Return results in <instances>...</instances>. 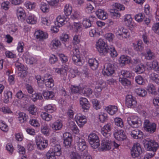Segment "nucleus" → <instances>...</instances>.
I'll use <instances>...</instances> for the list:
<instances>
[{"label":"nucleus","instance_id":"37","mask_svg":"<svg viewBox=\"0 0 159 159\" xmlns=\"http://www.w3.org/2000/svg\"><path fill=\"white\" fill-rule=\"evenodd\" d=\"M41 116L43 120L47 121H50L52 118L51 115L45 112H42L41 114Z\"/></svg>","mask_w":159,"mask_h":159},{"label":"nucleus","instance_id":"42","mask_svg":"<svg viewBox=\"0 0 159 159\" xmlns=\"http://www.w3.org/2000/svg\"><path fill=\"white\" fill-rule=\"evenodd\" d=\"M28 111L32 115H36L37 113V108L34 105H31L28 108Z\"/></svg>","mask_w":159,"mask_h":159},{"label":"nucleus","instance_id":"38","mask_svg":"<svg viewBox=\"0 0 159 159\" xmlns=\"http://www.w3.org/2000/svg\"><path fill=\"white\" fill-rule=\"evenodd\" d=\"M61 45L60 41L57 39H53L51 42V45L55 49L60 47Z\"/></svg>","mask_w":159,"mask_h":159},{"label":"nucleus","instance_id":"48","mask_svg":"<svg viewBox=\"0 0 159 159\" xmlns=\"http://www.w3.org/2000/svg\"><path fill=\"white\" fill-rule=\"evenodd\" d=\"M119 80L124 86H129L131 84L130 81L126 78H120Z\"/></svg>","mask_w":159,"mask_h":159},{"label":"nucleus","instance_id":"1","mask_svg":"<svg viewBox=\"0 0 159 159\" xmlns=\"http://www.w3.org/2000/svg\"><path fill=\"white\" fill-rule=\"evenodd\" d=\"M61 153L60 144H57L51 148L47 152L46 156L48 159H56V156H60Z\"/></svg>","mask_w":159,"mask_h":159},{"label":"nucleus","instance_id":"60","mask_svg":"<svg viewBox=\"0 0 159 159\" xmlns=\"http://www.w3.org/2000/svg\"><path fill=\"white\" fill-rule=\"evenodd\" d=\"M89 34L91 37H98L99 36V33L97 32L96 29L94 28L90 30Z\"/></svg>","mask_w":159,"mask_h":159},{"label":"nucleus","instance_id":"59","mask_svg":"<svg viewBox=\"0 0 159 159\" xmlns=\"http://www.w3.org/2000/svg\"><path fill=\"white\" fill-rule=\"evenodd\" d=\"M81 155L84 159H92L91 156L87 150L81 152Z\"/></svg>","mask_w":159,"mask_h":159},{"label":"nucleus","instance_id":"64","mask_svg":"<svg viewBox=\"0 0 159 159\" xmlns=\"http://www.w3.org/2000/svg\"><path fill=\"white\" fill-rule=\"evenodd\" d=\"M71 159H81L80 155L77 152H73L70 154Z\"/></svg>","mask_w":159,"mask_h":159},{"label":"nucleus","instance_id":"8","mask_svg":"<svg viewBox=\"0 0 159 159\" xmlns=\"http://www.w3.org/2000/svg\"><path fill=\"white\" fill-rule=\"evenodd\" d=\"M137 102L136 99L130 95L126 96L125 105L128 108H134L136 107Z\"/></svg>","mask_w":159,"mask_h":159},{"label":"nucleus","instance_id":"47","mask_svg":"<svg viewBox=\"0 0 159 159\" xmlns=\"http://www.w3.org/2000/svg\"><path fill=\"white\" fill-rule=\"evenodd\" d=\"M114 120L116 125L121 128H122L123 127V122L121 118L120 117H116L114 119Z\"/></svg>","mask_w":159,"mask_h":159},{"label":"nucleus","instance_id":"3","mask_svg":"<svg viewBox=\"0 0 159 159\" xmlns=\"http://www.w3.org/2000/svg\"><path fill=\"white\" fill-rule=\"evenodd\" d=\"M127 122L128 124L133 128H138L142 125L141 119L137 116H132L128 117Z\"/></svg>","mask_w":159,"mask_h":159},{"label":"nucleus","instance_id":"14","mask_svg":"<svg viewBox=\"0 0 159 159\" xmlns=\"http://www.w3.org/2000/svg\"><path fill=\"white\" fill-rule=\"evenodd\" d=\"M111 144L110 141L109 140L108 138L104 139L102 141L101 149L102 151H107L111 148Z\"/></svg>","mask_w":159,"mask_h":159},{"label":"nucleus","instance_id":"36","mask_svg":"<svg viewBox=\"0 0 159 159\" xmlns=\"http://www.w3.org/2000/svg\"><path fill=\"white\" fill-rule=\"evenodd\" d=\"M135 93L139 95V96L143 97L145 96L147 94L146 91L143 89L139 88L135 89Z\"/></svg>","mask_w":159,"mask_h":159},{"label":"nucleus","instance_id":"24","mask_svg":"<svg viewBox=\"0 0 159 159\" xmlns=\"http://www.w3.org/2000/svg\"><path fill=\"white\" fill-rule=\"evenodd\" d=\"M4 102L5 103H8L10 100L12 99V93L10 91H6L4 92Z\"/></svg>","mask_w":159,"mask_h":159},{"label":"nucleus","instance_id":"6","mask_svg":"<svg viewBox=\"0 0 159 159\" xmlns=\"http://www.w3.org/2000/svg\"><path fill=\"white\" fill-rule=\"evenodd\" d=\"M143 128L144 130L152 134L155 132L157 129V124L151 122L148 120H144Z\"/></svg>","mask_w":159,"mask_h":159},{"label":"nucleus","instance_id":"57","mask_svg":"<svg viewBox=\"0 0 159 159\" xmlns=\"http://www.w3.org/2000/svg\"><path fill=\"white\" fill-rule=\"evenodd\" d=\"M83 24L85 28L91 27V23L90 20L87 19H84L83 21Z\"/></svg>","mask_w":159,"mask_h":159},{"label":"nucleus","instance_id":"40","mask_svg":"<svg viewBox=\"0 0 159 159\" xmlns=\"http://www.w3.org/2000/svg\"><path fill=\"white\" fill-rule=\"evenodd\" d=\"M44 109L48 112L51 113L56 110V107L54 105L48 104L45 107Z\"/></svg>","mask_w":159,"mask_h":159},{"label":"nucleus","instance_id":"61","mask_svg":"<svg viewBox=\"0 0 159 159\" xmlns=\"http://www.w3.org/2000/svg\"><path fill=\"white\" fill-rule=\"evenodd\" d=\"M108 17L107 14L106 12H105L103 10L100 9V19L105 20Z\"/></svg>","mask_w":159,"mask_h":159},{"label":"nucleus","instance_id":"45","mask_svg":"<svg viewBox=\"0 0 159 159\" xmlns=\"http://www.w3.org/2000/svg\"><path fill=\"white\" fill-rule=\"evenodd\" d=\"M132 21V19L130 15L128 14L125 16L124 21L126 25L127 26H129L131 24Z\"/></svg>","mask_w":159,"mask_h":159},{"label":"nucleus","instance_id":"49","mask_svg":"<svg viewBox=\"0 0 159 159\" xmlns=\"http://www.w3.org/2000/svg\"><path fill=\"white\" fill-rule=\"evenodd\" d=\"M110 11L111 13V16L114 18H119L120 16V13L116 10L111 9Z\"/></svg>","mask_w":159,"mask_h":159},{"label":"nucleus","instance_id":"46","mask_svg":"<svg viewBox=\"0 0 159 159\" xmlns=\"http://www.w3.org/2000/svg\"><path fill=\"white\" fill-rule=\"evenodd\" d=\"M31 99L34 102H35L38 99H42L43 97L40 93H35L32 94L30 96Z\"/></svg>","mask_w":159,"mask_h":159},{"label":"nucleus","instance_id":"35","mask_svg":"<svg viewBox=\"0 0 159 159\" xmlns=\"http://www.w3.org/2000/svg\"><path fill=\"white\" fill-rule=\"evenodd\" d=\"M146 54L145 58L148 60H151L154 59L155 57V54L154 53L151 51L149 48H147L146 50Z\"/></svg>","mask_w":159,"mask_h":159},{"label":"nucleus","instance_id":"20","mask_svg":"<svg viewBox=\"0 0 159 159\" xmlns=\"http://www.w3.org/2000/svg\"><path fill=\"white\" fill-rule=\"evenodd\" d=\"M104 109L110 115H113L117 111V107L115 106L109 105L104 107Z\"/></svg>","mask_w":159,"mask_h":159},{"label":"nucleus","instance_id":"63","mask_svg":"<svg viewBox=\"0 0 159 159\" xmlns=\"http://www.w3.org/2000/svg\"><path fill=\"white\" fill-rule=\"evenodd\" d=\"M152 29L155 33L159 34V22L154 24L152 26Z\"/></svg>","mask_w":159,"mask_h":159},{"label":"nucleus","instance_id":"29","mask_svg":"<svg viewBox=\"0 0 159 159\" xmlns=\"http://www.w3.org/2000/svg\"><path fill=\"white\" fill-rule=\"evenodd\" d=\"M147 90L149 93L153 95H155L157 94L156 89L154 85L152 84H148L147 87Z\"/></svg>","mask_w":159,"mask_h":159},{"label":"nucleus","instance_id":"58","mask_svg":"<svg viewBox=\"0 0 159 159\" xmlns=\"http://www.w3.org/2000/svg\"><path fill=\"white\" fill-rule=\"evenodd\" d=\"M144 15L141 13H139L135 16V20L138 22L143 21Z\"/></svg>","mask_w":159,"mask_h":159},{"label":"nucleus","instance_id":"12","mask_svg":"<svg viewBox=\"0 0 159 159\" xmlns=\"http://www.w3.org/2000/svg\"><path fill=\"white\" fill-rule=\"evenodd\" d=\"M55 72L59 74L61 79L65 80L67 75L68 67L67 66L62 67L61 68H55L54 69Z\"/></svg>","mask_w":159,"mask_h":159},{"label":"nucleus","instance_id":"27","mask_svg":"<svg viewBox=\"0 0 159 159\" xmlns=\"http://www.w3.org/2000/svg\"><path fill=\"white\" fill-rule=\"evenodd\" d=\"M57 23L56 24L58 27H61L66 24L67 21L61 16H59L57 18Z\"/></svg>","mask_w":159,"mask_h":159},{"label":"nucleus","instance_id":"44","mask_svg":"<svg viewBox=\"0 0 159 159\" xmlns=\"http://www.w3.org/2000/svg\"><path fill=\"white\" fill-rule=\"evenodd\" d=\"M120 75L124 77L130 78L132 76V73L129 71L122 70L120 71Z\"/></svg>","mask_w":159,"mask_h":159},{"label":"nucleus","instance_id":"9","mask_svg":"<svg viewBox=\"0 0 159 159\" xmlns=\"http://www.w3.org/2000/svg\"><path fill=\"white\" fill-rule=\"evenodd\" d=\"M110 47L103 40L100 39V56H106L109 52Z\"/></svg>","mask_w":159,"mask_h":159},{"label":"nucleus","instance_id":"28","mask_svg":"<svg viewBox=\"0 0 159 159\" xmlns=\"http://www.w3.org/2000/svg\"><path fill=\"white\" fill-rule=\"evenodd\" d=\"M18 120L20 123H22L26 121L28 118V116L23 112L20 113L19 114Z\"/></svg>","mask_w":159,"mask_h":159},{"label":"nucleus","instance_id":"13","mask_svg":"<svg viewBox=\"0 0 159 159\" xmlns=\"http://www.w3.org/2000/svg\"><path fill=\"white\" fill-rule=\"evenodd\" d=\"M75 120L78 125L80 127H82L87 122L86 117L81 114H77L75 116Z\"/></svg>","mask_w":159,"mask_h":159},{"label":"nucleus","instance_id":"18","mask_svg":"<svg viewBox=\"0 0 159 159\" xmlns=\"http://www.w3.org/2000/svg\"><path fill=\"white\" fill-rule=\"evenodd\" d=\"M80 105L84 110H88L90 107L89 102L87 99L84 98H81L80 99Z\"/></svg>","mask_w":159,"mask_h":159},{"label":"nucleus","instance_id":"32","mask_svg":"<svg viewBox=\"0 0 159 159\" xmlns=\"http://www.w3.org/2000/svg\"><path fill=\"white\" fill-rule=\"evenodd\" d=\"M43 96L46 99H52L54 97L55 94L52 91H47L43 92Z\"/></svg>","mask_w":159,"mask_h":159},{"label":"nucleus","instance_id":"43","mask_svg":"<svg viewBox=\"0 0 159 159\" xmlns=\"http://www.w3.org/2000/svg\"><path fill=\"white\" fill-rule=\"evenodd\" d=\"M130 34L128 30L125 28H123L121 35L120 36V39L122 40L124 38H127L129 37Z\"/></svg>","mask_w":159,"mask_h":159},{"label":"nucleus","instance_id":"21","mask_svg":"<svg viewBox=\"0 0 159 159\" xmlns=\"http://www.w3.org/2000/svg\"><path fill=\"white\" fill-rule=\"evenodd\" d=\"M63 126L62 121L58 120L55 121L52 125V128L53 130L55 131L60 130Z\"/></svg>","mask_w":159,"mask_h":159},{"label":"nucleus","instance_id":"16","mask_svg":"<svg viewBox=\"0 0 159 159\" xmlns=\"http://www.w3.org/2000/svg\"><path fill=\"white\" fill-rule=\"evenodd\" d=\"M34 35L36 39L39 40H43L48 37V35L47 33L44 32L40 30L36 31L34 33Z\"/></svg>","mask_w":159,"mask_h":159},{"label":"nucleus","instance_id":"52","mask_svg":"<svg viewBox=\"0 0 159 159\" xmlns=\"http://www.w3.org/2000/svg\"><path fill=\"white\" fill-rule=\"evenodd\" d=\"M50 143L51 146H54L57 144H60L58 139L56 137H53L51 139Z\"/></svg>","mask_w":159,"mask_h":159},{"label":"nucleus","instance_id":"33","mask_svg":"<svg viewBox=\"0 0 159 159\" xmlns=\"http://www.w3.org/2000/svg\"><path fill=\"white\" fill-rule=\"evenodd\" d=\"M150 78L157 84H159V75L154 73H151L149 75Z\"/></svg>","mask_w":159,"mask_h":159},{"label":"nucleus","instance_id":"11","mask_svg":"<svg viewBox=\"0 0 159 159\" xmlns=\"http://www.w3.org/2000/svg\"><path fill=\"white\" fill-rule=\"evenodd\" d=\"M76 144L77 149L81 151V152L87 150V146L84 139L79 138Z\"/></svg>","mask_w":159,"mask_h":159},{"label":"nucleus","instance_id":"50","mask_svg":"<svg viewBox=\"0 0 159 159\" xmlns=\"http://www.w3.org/2000/svg\"><path fill=\"white\" fill-rule=\"evenodd\" d=\"M0 129L2 131L6 132L8 130V127L4 121L0 120Z\"/></svg>","mask_w":159,"mask_h":159},{"label":"nucleus","instance_id":"56","mask_svg":"<svg viewBox=\"0 0 159 159\" xmlns=\"http://www.w3.org/2000/svg\"><path fill=\"white\" fill-rule=\"evenodd\" d=\"M82 92L84 95L86 96H89L92 93V90L89 88H84L82 90Z\"/></svg>","mask_w":159,"mask_h":159},{"label":"nucleus","instance_id":"15","mask_svg":"<svg viewBox=\"0 0 159 159\" xmlns=\"http://www.w3.org/2000/svg\"><path fill=\"white\" fill-rule=\"evenodd\" d=\"M111 125L108 123L102 128L101 133L104 136L108 138L110 135L109 132L111 131Z\"/></svg>","mask_w":159,"mask_h":159},{"label":"nucleus","instance_id":"51","mask_svg":"<svg viewBox=\"0 0 159 159\" xmlns=\"http://www.w3.org/2000/svg\"><path fill=\"white\" fill-rule=\"evenodd\" d=\"M40 9L43 12H47L49 11V6L45 3H42L41 4Z\"/></svg>","mask_w":159,"mask_h":159},{"label":"nucleus","instance_id":"54","mask_svg":"<svg viewBox=\"0 0 159 159\" xmlns=\"http://www.w3.org/2000/svg\"><path fill=\"white\" fill-rule=\"evenodd\" d=\"M136 72L139 74L143 73L145 70V68L142 64L138 65L135 68Z\"/></svg>","mask_w":159,"mask_h":159},{"label":"nucleus","instance_id":"10","mask_svg":"<svg viewBox=\"0 0 159 159\" xmlns=\"http://www.w3.org/2000/svg\"><path fill=\"white\" fill-rule=\"evenodd\" d=\"M142 153L141 149L140 144L138 143H134L131 149V156L135 158L138 157Z\"/></svg>","mask_w":159,"mask_h":159},{"label":"nucleus","instance_id":"5","mask_svg":"<svg viewBox=\"0 0 159 159\" xmlns=\"http://www.w3.org/2000/svg\"><path fill=\"white\" fill-rule=\"evenodd\" d=\"M88 140L91 147L94 149H99V140L98 136L95 133L90 134L89 136Z\"/></svg>","mask_w":159,"mask_h":159},{"label":"nucleus","instance_id":"30","mask_svg":"<svg viewBox=\"0 0 159 159\" xmlns=\"http://www.w3.org/2000/svg\"><path fill=\"white\" fill-rule=\"evenodd\" d=\"M72 59L73 62L76 65L79 66L82 65L81 60L79 55H73L72 56Z\"/></svg>","mask_w":159,"mask_h":159},{"label":"nucleus","instance_id":"22","mask_svg":"<svg viewBox=\"0 0 159 159\" xmlns=\"http://www.w3.org/2000/svg\"><path fill=\"white\" fill-rule=\"evenodd\" d=\"M25 21L29 24L34 25L37 23V19L34 15H31L27 17Z\"/></svg>","mask_w":159,"mask_h":159},{"label":"nucleus","instance_id":"7","mask_svg":"<svg viewBox=\"0 0 159 159\" xmlns=\"http://www.w3.org/2000/svg\"><path fill=\"white\" fill-rule=\"evenodd\" d=\"M115 72L114 66L111 63L105 64L103 69L102 74L107 76L112 75Z\"/></svg>","mask_w":159,"mask_h":159},{"label":"nucleus","instance_id":"31","mask_svg":"<svg viewBox=\"0 0 159 159\" xmlns=\"http://www.w3.org/2000/svg\"><path fill=\"white\" fill-rule=\"evenodd\" d=\"M72 10V7L70 6L69 4H67L64 7V13L66 16H68L70 15Z\"/></svg>","mask_w":159,"mask_h":159},{"label":"nucleus","instance_id":"25","mask_svg":"<svg viewBox=\"0 0 159 159\" xmlns=\"http://www.w3.org/2000/svg\"><path fill=\"white\" fill-rule=\"evenodd\" d=\"M119 61L121 66H123L125 64L130 63V58L125 55L121 56L119 59Z\"/></svg>","mask_w":159,"mask_h":159},{"label":"nucleus","instance_id":"19","mask_svg":"<svg viewBox=\"0 0 159 159\" xmlns=\"http://www.w3.org/2000/svg\"><path fill=\"white\" fill-rule=\"evenodd\" d=\"M131 135L134 139H141L143 137V133L140 130L136 128L132 130Z\"/></svg>","mask_w":159,"mask_h":159},{"label":"nucleus","instance_id":"53","mask_svg":"<svg viewBox=\"0 0 159 159\" xmlns=\"http://www.w3.org/2000/svg\"><path fill=\"white\" fill-rule=\"evenodd\" d=\"M148 66H149V68L153 69L154 70H156L158 65L157 61H153L152 63L148 64Z\"/></svg>","mask_w":159,"mask_h":159},{"label":"nucleus","instance_id":"41","mask_svg":"<svg viewBox=\"0 0 159 159\" xmlns=\"http://www.w3.org/2000/svg\"><path fill=\"white\" fill-rule=\"evenodd\" d=\"M35 78L37 80L39 86L42 88L44 86V83L43 77L40 75H37L35 76Z\"/></svg>","mask_w":159,"mask_h":159},{"label":"nucleus","instance_id":"23","mask_svg":"<svg viewBox=\"0 0 159 159\" xmlns=\"http://www.w3.org/2000/svg\"><path fill=\"white\" fill-rule=\"evenodd\" d=\"M50 129L48 124L44 123L41 125V131L44 135L48 136L49 134Z\"/></svg>","mask_w":159,"mask_h":159},{"label":"nucleus","instance_id":"55","mask_svg":"<svg viewBox=\"0 0 159 159\" xmlns=\"http://www.w3.org/2000/svg\"><path fill=\"white\" fill-rule=\"evenodd\" d=\"M111 57H115L118 55V53L113 47H110L109 52Z\"/></svg>","mask_w":159,"mask_h":159},{"label":"nucleus","instance_id":"26","mask_svg":"<svg viewBox=\"0 0 159 159\" xmlns=\"http://www.w3.org/2000/svg\"><path fill=\"white\" fill-rule=\"evenodd\" d=\"M88 63L91 68L93 70H96L98 67V62L95 59H89Z\"/></svg>","mask_w":159,"mask_h":159},{"label":"nucleus","instance_id":"39","mask_svg":"<svg viewBox=\"0 0 159 159\" xmlns=\"http://www.w3.org/2000/svg\"><path fill=\"white\" fill-rule=\"evenodd\" d=\"M134 49L137 51H141L143 48V42L141 40L138 41L137 43L134 46Z\"/></svg>","mask_w":159,"mask_h":159},{"label":"nucleus","instance_id":"2","mask_svg":"<svg viewBox=\"0 0 159 159\" xmlns=\"http://www.w3.org/2000/svg\"><path fill=\"white\" fill-rule=\"evenodd\" d=\"M143 142L146 149L147 151H152L153 153L156 152L159 147L157 142L149 139H145Z\"/></svg>","mask_w":159,"mask_h":159},{"label":"nucleus","instance_id":"34","mask_svg":"<svg viewBox=\"0 0 159 159\" xmlns=\"http://www.w3.org/2000/svg\"><path fill=\"white\" fill-rule=\"evenodd\" d=\"M69 126L70 129L75 133L77 134L79 133V130L75 123L71 121L69 122Z\"/></svg>","mask_w":159,"mask_h":159},{"label":"nucleus","instance_id":"4","mask_svg":"<svg viewBox=\"0 0 159 159\" xmlns=\"http://www.w3.org/2000/svg\"><path fill=\"white\" fill-rule=\"evenodd\" d=\"M35 142L37 148L40 150H43L48 146V141L38 135L35 138Z\"/></svg>","mask_w":159,"mask_h":159},{"label":"nucleus","instance_id":"62","mask_svg":"<svg viewBox=\"0 0 159 159\" xmlns=\"http://www.w3.org/2000/svg\"><path fill=\"white\" fill-rule=\"evenodd\" d=\"M60 59L63 63H66L68 61V57L63 54H60L59 55Z\"/></svg>","mask_w":159,"mask_h":159},{"label":"nucleus","instance_id":"17","mask_svg":"<svg viewBox=\"0 0 159 159\" xmlns=\"http://www.w3.org/2000/svg\"><path fill=\"white\" fill-rule=\"evenodd\" d=\"M115 138L120 141H122L126 138L125 132L122 130L117 131L114 134Z\"/></svg>","mask_w":159,"mask_h":159}]
</instances>
